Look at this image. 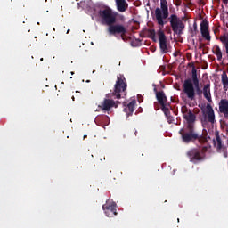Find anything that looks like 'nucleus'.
<instances>
[{"label":"nucleus","mask_w":228,"mask_h":228,"mask_svg":"<svg viewBox=\"0 0 228 228\" xmlns=\"http://www.w3.org/2000/svg\"><path fill=\"white\" fill-rule=\"evenodd\" d=\"M157 35L159 37L160 51L163 54H167V53H168V44H167V36L165 35V32L162 29H159L157 32Z\"/></svg>","instance_id":"11"},{"label":"nucleus","mask_w":228,"mask_h":228,"mask_svg":"<svg viewBox=\"0 0 228 228\" xmlns=\"http://www.w3.org/2000/svg\"><path fill=\"white\" fill-rule=\"evenodd\" d=\"M224 4H228V0H223Z\"/></svg>","instance_id":"32"},{"label":"nucleus","mask_w":228,"mask_h":228,"mask_svg":"<svg viewBox=\"0 0 228 228\" xmlns=\"http://www.w3.org/2000/svg\"><path fill=\"white\" fill-rule=\"evenodd\" d=\"M126 90L127 80H126L124 75H120L117 77L112 95H114L116 99H122V97H126V95H127V93L126 92Z\"/></svg>","instance_id":"3"},{"label":"nucleus","mask_w":228,"mask_h":228,"mask_svg":"<svg viewBox=\"0 0 228 228\" xmlns=\"http://www.w3.org/2000/svg\"><path fill=\"white\" fill-rule=\"evenodd\" d=\"M103 211H105L106 216L111 217L117 215V203L112 202L111 204H107L102 206Z\"/></svg>","instance_id":"12"},{"label":"nucleus","mask_w":228,"mask_h":228,"mask_svg":"<svg viewBox=\"0 0 228 228\" xmlns=\"http://www.w3.org/2000/svg\"><path fill=\"white\" fill-rule=\"evenodd\" d=\"M169 22L174 35H177V37H181L183 35V31H184V22L178 18L176 14H171L169 17Z\"/></svg>","instance_id":"7"},{"label":"nucleus","mask_w":228,"mask_h":228,"mask_svg":"<svg viewBox=\"0 0 228 228\" xmlns=\"http://www.w3.org/2000/svg\"><path fill=\"white\" fill-rule=\"evenodd\" d=\"M188 115H193V113H191V111H190V112L188 113Z\"/></svg>","instance_id":"35"},{"label":"nucleus","mask_w":228,"mask_h":228,"mask_svg":"<svg viewBox=\"0 0 228 228\" xmlns=\"http://www.w3.org/2000/svg\"><path fill=\"white\" fill-rule=\"evenodd\" d=\"M116 4L118 12H126V10H127V6H126L127 3L126 0H116Z\"/></svg>","instance_id":"18"},{"label":"nucleus","mask_w":228,"mask_h":228,"mask_svg":"<svg viewBox=\"0 0 228 228\" xmlns=\"http://www.w3.org/2000/svg\"><path fill=\"white\" fill-rule=\"evenodd\" d=\"M201 121L203 124H208V122L215 124V115H204Z\"/></svg>","instance_id":"20"},{"label":"nucleus","mask_w":228,"mask_h":228,"mask_svg":"<svg viewBox=\"0 0 228 228\" xmlns=\"http://www.w3.org/2000/svg\"><path fill=\"white\" fill-rule=\"evenodd\" d=\"M219 111L224 115H228V100L222 99L219 102Z\"/></svg>","instance_id":"17"},{"label":"nucleus","mask_w":228,"mask_h":228,"mask_svg":"<svg viewBox=\"0 0 228 228\" xmlns=\"http://www.w3.org/2000/svg\"><path fill=\"white\" fill-rule=\"evenodd\" d=\"M220 42H222L223 45L225 47L226 54H228V34H224L220 37Z\"/></svg>","instance_id":"22"},{"label":"nucleus","mask_w":228,"mask_h":228,"mask_svg":"<svg viewBox=\"0 0 228 228\" xmlns=\"http://www.w3.org/2000/svg\"><path fill=\"white\" fill-rule=\"evenodd\" d=\"M206 152H208V147H197L191 148L186 153L187 158H189L191 163H200V161H204L206 159Z\"/></svg>","instance_id":"2"},{"label":"nucleus","mask_w":228,"mask_h":228,"mask_svg":"<svg viewBox=\"0 0 228 228\" xmlns=\"http://www.w3.org/2000/svg\"><path fill=\"white\" fill-rule=\"evenodd\" d=\"M197 94L198 95H201L202 94V91L200 90V87H199V90L196 89Z\"/></svg>","instance_id":"31"},{"label":"nucleus","mask_w":228,"mask_h":228,"mask_svg":"<svg viewBox=\"0 0 228 228\" xmlns=\"http://www.w3.org/2000/svg\"><path fill=\"white\" fill-rule=\"evenodd\" d=\"M98 15L102 19V24H106L110 28V26H115L117 22V16L118 13L113 12L110 8H105L99 11Z\"/></svg>","instance_id":"4"},{"label":"nucleus","mask_w":228,"mask_h":228,"mask_svg":"<svg viewBox=\"0 0 228 228\" xmlns=\"http://www.w3.org/2000/svg\"><path fill=\"white\" fill-rule=\"evenodd\" d=\"M134 134H135V136H136V134H138V131L137 130H135Z\"/></svg>","instance_id":"33"},{"label":"nucleus","mask_w":228,"mask_h":228,"mask_svg":"<svg viewBox=\"0 0 228 228\" xmlns=\"http://www.w3.org/2000/svg\"><path fill=\"white\" fill-rule=\"evenodd\" d=\"M199 87H200L199 78L194 80H191V78L185 79L183 85V92L187 95L188 99H191V101L195 99V88L196 90H199Z\"/></svg>","instance_id":"6"},{"label":"nucleus","mask_w":228,"mask_h":228,"mask_svg":"<svg viewBox=\"0 0 228 228\" xmlns=\"http://www.w3.org/2000/svg\"><path fill=\"white\" fill-rule=\"evenodd\" d=\"M193 31L191 32V37H195L197 35V23L193 24Z\"/></svg>","instance_id":"29"},{"label":"nucleus","mask_w":228,"mask_h":228,"mask_svg":"<svg viewBox=\"0 0 228 228\" xmlns=\"http://www.w3.org/2000/svg\"><path fill=\"white\" fill-rule=\"evenodd\" d=\"M157 100L159 104L161 106V110L165 115H170V103H167V95H165V92L159 91L156 94Z\"/></svg>","instance_id":"9"},{"label":"nucleus","mask_w":228,"mask_h":228,"mask_svg":"<svg viewBox=\"0 0 228 228\" xmlns=\"http://www.w3.org/2000/svg\"><path fill=\"white\" fill-rule=\"evenodd\" d=\"M118 104H120V102L114 101L110 98H105L103 102H101L100 105H98V108L96 109V111H102V113H108L110 115V111H111L112 108H118Z\"/></svg>","instance_id":"8"},{"label":"nucleus","mask_w":228,"mask_h":228,"mask_svg":"<svg viewBox=\"0 0 228 228\" xmlns=\"http://www.w3.org/2000/svg\"><path fill=\"white\" fill-rule=\"evenodd\" d=\"M166 118L168 124H175V125L179 124V118H175V116H172V115H166Z\"/></svg>","instance_id":"23"},{"label":"nucleus","mask_w":228,"mask_h":228,"mask_svg":"<svg viewBox=\"0 0 228 228\" xmlns=\"http://www.w3.org/2000/svg\"><path fill=\"white\" fill-rule=\"evenodd\" d=\"M70 74H71V76H74V72L73 71H71Z\"/></svg>","instance_id":"37"},{"label":"nucleus","mask_w":228,"mask_h":228,"mask_svg":"<svg viewBox=\"0 0 228 228\" xmlns=\"http://www.w3.org/2000/svg\"><path fill=\"white\" fill-rule=\"evenodd\" d=\"M216 140L217 142V151H221V152H223L224 158H227L228 157L227 147L222 144V138H220V135L218 134L216 135Z\"/></svg>","instance_id":"14"},{"label":"nucleus","mask_w":228,"mask_h":228,"mask_svg":"<svg viewBox=\"0 0 228 228\" xmlns=\"http://www.w3.org/2000/svg\"><path fill=\"white\" fill-rule=\"evenodd\" d=\"M191 74H192V81L195 79H199L197 77V69H195V66H193V65H192Z\"/></svg>","instance_id":"28"},{"label":"nucleus","mask_w":228,"mask_h":228,"mask_svg":"<svg viewBox=\"0 0 228 228\" xmlns=\"http://www.w3.org/2000/svg\"><path fill=\"white\" fill-rule=\"evenodd\" d=\"M148 37L156 42V30L148 29Z\"/></svg>","instance_id":"26"},{"label":"nucleus","mask_w":228,"mask_h":228,"mask_svg":"<svg viewBox=\"0 0 228 228\" xmlns=\"http://www.w3.org/2000/svg\"><path fill=\"white\" fill-rule=\"evenodd\" d=\"M69 32H70V29H68L67 34H69Z\"/></svg>","instance_id":"38"},{"label":"nucleus","mask_w":228,"mask_h":228,"mask_svg":"<svg viewBox=\"0 0 228 228\" xmlns=\"http://www.w3.org/2000/svg\"><path fill=\"white\" fill-rule=\"evenodd\" d=\"M177 222H179V218H177Z\"/></svg>","instance_id":"40"},{"label":"nucleus","mask_w":228,"mask_h":228,"mask_svg":"<svg viewBox=\"0 0 228 228\" xmlns=\"http://www.w3.org/2000/svg\"><path fill=\"white\" fill-rule=\"evenodd\" d=\"M224 117H226V118H227V117H228V115H226V116H224Z\"/></svg>","instance_id":"41"},{"label":"nucleus","mask_w":228,"mask_h":228,"mask_svg":"<svg viewBox=\"0 0 228 228\" xmlns=\"http://www.w3.org/2000/svg\"><path fill=\"white\" fill-rule=\"evenodd\" d=\"M88 137V135H84V140L86 139V138H87Z\"/></svg>","instance_id":"36"},{"label":"nucleus","mask_w":228,"mask_h":228,"mask_svg":"<svg viewBox=\"0 0 228 228\" xmlns=\"http://www.w3.org/2000/svg\"><path fill=\"white\" fill-rule=\"evenodd\" d=\"M155 17L159 26H165L167 21L165 19H168V3L167 0H160V9L157 7L155 9Z\"/></svg>","instance_id":"5"},{"label":"nucleus","mask_w":228,"mask_h":228,"mask_svg":"<svg viewBox=\"0 0 228 228\" xmlns=\"http://www.w3.org/2000/svg\"><path fill=\"white\" fill-rule=\"evenodd\" d=\"M174 56L176 57V56H177V53H174Z\"/></svg>","instance_id":"34"},{"label":"nucleus","mask_w":228,"mask_h":228,"mask_svg":"<svg viewBox=\"0 0 228 228\" xmlns=\"http://www.w3.org/2000/svg\"><path fill=\"white\" fill-rule=\"evenodd\" d=\"M212 51H213L214 54H216V56H217L218 61H222V50L220 49V46L218 45H216L213 47Z\"/></svg>","instance_id":"21"},{"label":"nucleus","mask_w":228,"mask_h":228,"mask_svg":"<svg viewBox=\"0 0 228 228\" xmlns=\"http://www.w3.org/2000/svg\"><path fill=\"white\" fill-rule=\"evenodd\" d=\"M179 134H181L183 143H190L191 142H195V140H198L200 143H206L208 142L206 137L199 135L195 131V127H183L179 131Z\"/></svg>","instance_id":"1"},{"label":"nucleus","mask_w":228,"mask_h":228,"mask_svg":"<svg viewBox=\"0 0 228 228\" xmlns=\"http://www.w3.org/2000/svg\"><path fill=\"white\" fill-rule=\"evenodd\" d=\"M40 61H44V58H41V59H40Z\"/></svg>","instance_id":"39"},{"label":"nucleus","mask_w":228,"mask_h":228,"mask_svg":"<svg viewBox=\"0 0 228 228\" xmlns=\"http://www.w3.org/2000/svg\"><path fill=\"white\" fill-rule=\"evenodd\" d=\"M201 36L205 40H211V36L209 35V30H201Z\"/></svg>","instance_id":"27"},{"label":"nucleus","mask_w":228,"mask_h":228,"mask_svg":"<svg viewBox=\"0 0 228 228\" xmlns=\"http://www.w3.org/2000/svg\"><path fill=\"white\" fill-rule=\"evenodd\" d=\"M221 81L223 84V88L226 92L228 90V77H227V72L223 71L221 75Z\"/></svg>","instance_id":"19"},{"label":"nucleus","mask_w":228,"mask_h":228,"mask_svg":"<svg viewBox=\"0 0 228 228\" xmlns=\"http://www.w3.org/2000/svg\"><path fill=\"white\" fill-rule=\"evenodd\" d=\"M183 118L186 121L187 126L185 127H195V121L197 117L195 115H183Z\"/></svg>","instance_id":"15"},{"label":"nucleus","mask_w":228,"mask_h":228,"mask_svg":"<svg viewBox=\"0 0 228 228\" xmlns=\"http://www.w3.org/2000/svg\"><path fill=\"white\" fill-rule=\"evenodd\" d=\"M209 30V22L208 20H203L200 23V31H208Z\"/></svg>","instance_id":"25"},{"label":"nucleus","mask_w":228,"mask_h":228,"mask_svg":"<svg viewBox=\"0 0 228 228\" xmlns=\"http://www.w3.org/2000/svg\"><path fill=\"white\" fill-rule=\"evenodd\" d=\"M94 121H95V124H97V126H100L101 127H102L110 124V117H108L107 115H98L96 116Z\"/></svg>","instance_id":"13"},{"label":"nucleus","mask_w":228,"mask_h":228,"mask_svg":"<svg viewBox=\"0 0 228 228\" xmlns=\"http://www.w3.org/2000/svg\"><path fill=\"white\" fill-rule=\"evenodd\" d=\"M108 31L110 35H120L121 39L126 42L127 38L126 37V34L127 33V28L122 24H116L114 26H110L108 28Z\"/></svg>","instance_id":"10"},{"label":"nucleus","mask_w":228,"mask_h":228,"mask_svg":"<svg viewBox=\"0 0 228 228\" xmlns=\"http://www.w3.org/2000/svg\"><path fill=\"white\" fill-rule=\"evenodd\" d=\"M207 108L208 110H211V113H209V115H215V111H213V108L211 107V105L208 104Z\"/></svg>","instance_id":"30"},{"label":"nucleus","mask_w":228,"mask_h":228,"mask_svg":"<svg viewBox=\"0 0 228 228\" xmlns=\"http://www.w3.org/2000/svg\"><path fill=\"white\" fill-rule=\"evenodd\" d=\"M134 106H136V101L133 100L131 102L127 104V107L125 110H128V115H131L133 111H134Z\"/></svg>","instance_id":"24"},{"label":"nucleus","mask_w":228,"mask_h":228,"mask_svg":"<svg viewBox=\"0 0 228 228\" xmlns=\"http://www.w3.org/2000/svg\"><path fill=\"white\" fill-rule=\"evenodd\" d=\"M203 95L208 102H213L211 99V84H206L203 87Z\"/></svg>","instance_id":"16"}]
</instances>
